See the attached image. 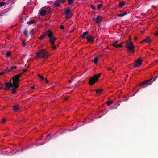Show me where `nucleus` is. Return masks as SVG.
<instances>
[{
	"mask_svg": "<svg viewBox=\"0 0 158 158\" xmlns=\"http://www.w3.org/2000/svg\"><path fill=\"white\" fill-rule=\"evenodd\" d=\"M16 68L17 67L16 66H13L10 69V70H9V71H11L12 70H13L14 69H16Z\"/></svg>",
	"mask_w": 158,
	"mask_h": 158,
	"instance_id": "29",
	"label": "nucleus"
},
{
	"mask_svg": "<svg viewBox=\"0 0 158 158\" xmlns=\"http://www.w3.org/2000/svg\"><path fill=\"white\" fill-rule=\"evenodd\" d=\"M47 35L48 38L50 40V42L52 45L51 47L54 49L55 50L56 48L54 44L55 43V42L57 40V38L54 36L53 35L52 32L51 31L50 29H48L45 34H44L43 35H42L43 38H44L46 35Z\"/></svg>",
	"mask_w": 158,
	"mask_h": 158,
	"instance_id": "2",
	"label": "nucleus"
},
{
	"mask_svg": "<svg viewBox=\"0 0 158 158\" xmlns=\"http://www.w3.org/2000/svg\"><path fill=\"white\" fill-rule=\"evenodd\" d=\"M44 39V38H43V37L42 36V35H41V37H40L39 38V39L40 40H43V39Z\"/></svg>",
	"mask_w": 158,
	"mask_h": 158,
	"instance_id": "37",
	"label": "nucleus"
},
{
	"mask_svg": "<svg viewBox=\"0 0 158 158\" xmlns=\"http://www.w3.org/2000/svg\"><path fill=\"white\" fill-rule=\"evenodd\" d=\"M60 28L61 29H64V25H60Z\"/></svg>",
	"mask_w": 158,
	"mask_h": 158,
	"instance_id": "32",
	"label": "nucleus"
},
{
	"mask_svg": "<svg viewBox=\"0 0 158 158\" xmlns=\"http://www.w3.org/2000/svg\"><path fill=\"white\" fill-rule=\"evenodd\" d=\"M158 61V60H156V62H157V61Z\"/></svg>",
	"mask_w": 158,
	"mask_h": 158,
	"instance_id": "51",
	"label": "nucleus"
},
{
	"mask_svg": "<svg viewBox=\"0 0 158 158\" xmlns=\"http://www.w3.org/2000/svg\"><path fill=\"white\" fill-rule=\"evenodd\" d=\"M36 22L35 20H30L29 21L27 22V23L28 25H31L33 24H35V25Z\"/></svg>",
	"mask_w": 158,
	"mask_h": 158,
	"instance_id": "17",
	"label": "nucleus"
},
{
	"mask_svg": "<svg viewBox=\"0 0 158 158\" xmlns=\"http://www.w3.org/2000/svg\"><path fill=\"white\" fill-rule=\"evenodd\" d=\"M94 37L90 35H88L86 37L87 41L91 44H92L94 42Z\"/></svg>",
	"mask_w": 158,
	"mask_h": 158,
	"instance_id": "9",
	"label": "nucleus"
},
{
	"mask_svg": "<svg viewBox=\"0 0 158 158\" xmlns=\"http://www.w3.org/2000/svg\"><path fill=\"white\" fill-rule=\"evenodd\" d=\"M3 73H0V76H1V75H2V74H3Z\"/></svg>",
	"mask_w": 158,
	"mask_h": 158,
	"instance_id": "46",
	"label": "nucleus"
},
{
	"mask_svg": "<svg viewBox=\"0 0 158 158\" xmlns=\"http://www.w3.org/2000/svg\"><path fill=\"white\" fill-rule=\"evenodd\" d=\"M65 18L67 19L70 18L72 16V15L70 9H67L64 12Z\"/></svg>",
	"mask_w": 158,
	"mask_h": 158,
	"instance_id": "6",
	"label": "nucleus"
},
{
	"mask_svg": "<svg viewBox=\"0 0 158 158\" xmlns=\"http://www.w3.org/2000/svg\"><path fill=\"white\" fill-rule=\"evenodd\" d=\"M68 2V4L69 5H72L74 2V0H67Z\"/></svg>",
	"mask_w": 158,
	"mask_h": 158,
	"instance_id": "25",
	"label": "nucleus"
},
{
	"mask_svg": "<svg viewBox=\"0 0 158 158\" xmlns=\"http://www.w3.org/2000/svg\"><path fill=\"white\" fill-rule=\"evenodd\" d=\"M88 32L87 31L84 32L83 34L81 35V37L82 39H85L86 36L88 35Z\"/></svg>",
	"mask_w": 158,
	"mask_h": 158,
	"instance_id": "13",
	"label": "nucleus"
},
{
	"mask_svg": "<svg viewBox=\"0 0 158 158\" xmlns=\"http://www.w3.org/2000/svg\"><path fill=\"white\" fill-rule=\"evenodd\" d=\"M66 0H58L59 2H62V3H64L65 2V1Z\"/></svg>",
	"mask_w": 158,
	"mask_h": 158,
	"instance_id": "33",
	"label": "nucleus"
},
{
	"mask_svg": "<svg viewBox=\"0 0 158 158\" xmlns=\"http://www.w3.org/2000/svg\"><path fill=\"white\" fill-rule=\"evenodd\" d=\"M153 82V81L152 82H151V83H150L149 84H148V85H151V83H152V82Z\"/></svg>",
	"mask_w": 158,
	"mask_h": 158,
	"instance_id": "48",
	"label": "nucleus"
},
{
	"mask_svg": "<svg viewBox=\"0 0 158 158\" xmlns=\"http://www.w3.org/2000/svg\"><path fill=\"white\" fill-rule=\"evenodd\" d=\"M50 138H48L47 139H48V140H49L50 139Z\"/></svg>",
	"mask_w": 158,
	"mask_h": 158,
	"instance_id": "50",
	"label": "nucleus"
},
{
	"mask_svg": "<svg viewBox=\"0 0 158 158\" xmlns=\"http://www.w3.org/2000/svg\"><path fill=\"white\" fill-rule=\"evenodd\" d=\"M11 55V52H8L6 54V56L7 57H10Z\"/></svg>",
	"mask_w": 158,
	"mask_h": 158,
	"instance_id": "27",
	"label": "nucleus"
},
{
	"mask_svg": "<svg viewBox=\"0 0 158 158\" xmlns=\"http://www.w3.org/2000/svg\"><path fill=\"white\" fill-rule=\"evenodd\" d=\"M31 89H33L35 88V86H31Z\"/></svg>",
	"mask_w": 158,
	"mask_h": 158,
	"instance_id": "42",
	"label": "nucleus"
},
{
	"mask_svg": "<svg viewBox=\"0 0 158 158\" xmlns=\"http://www.w3.org/2000/svg\"><path fill=\"white\" fill-rule=\"evenodd\" d=\"M51 135V134H49L47 136V138H48L49 136H50Z\"/></svg>",
	"mask_w": 158,
	"mask_h": 158,
	"instance_id": "41",
	"label": "nucleus"
},
{
	"mask_svg": "<svg viewBox=\"0 0 158 158\" xmlns=\"http://www.w3.org/2000/svg\"><path fill=\"white\" fill-rule=\"evenodd\" d=\"M13 87V88L11 90V92L12 94H15L16 93V90L15 89L17 88H16L15 87Z\"/></svg>",
	"mask_w": 158,
	"mask_h": 158,
	"instance_id": "21",
	"label": "nucleus"
},
{
	"mask_svg": "<svg viewBox=\"0 0 158 158\" xmlns=\"http://www.w3.org/2000/svg\"><path fill=\"white\" fill-rule=\"evenodd\" d=\"M19 105H16L14 106L13 110L15 111H17L18 110H19Z\"/></svg>",
	"mask_w": 158,
	"mask_h": 158,
	"instance_id": "19",
	"label": "nucleus"
},
{
	"mask_svg": "<svg viewBox=\"0 0 158 158\" xmlns=\"http://www.w3.org/2000/svg\"><path fill=\"white\" fill-rule=\"evenodd\" d=\"M45 80V82H46L47 83H48V81L47 80L46 78L44 79Z\"/></svg>",
	"mask_w": 158,
	"mask_h": 158,
	"instance_id": "38",
	"label": "nucleus"
},
{
	"mask_svg": "<svg viewBox=\"0 0 158 158\" xmlns=\"http://www.w3.org/2000/svg\"><path fill=\"white\" fill-rule=\"evenodd\" d=\"M102 18L99 15H98L95 18H93L92 19V20L96 22V23H100L102 22Z\"/></svg>",
	"mask_w": 158,
	"mask_h": 158,
	"instance_id": "8",
	"label": "nucleus"
},
{
	"mask_svg": "<svg viewBox=\"0 0 158 158\" xmlns=\"http://www.w3.org/2000/svg\"><path fill=\"white\" fill-rule=\"evenodd\" d=\"M103 4L102 3H100L97 4V10H98L102 6Z\"/></svg>",
	"mask_w": 158,
	"mask_h": 158,
	"instance_id": "23",
	"label": "nucleus"
},
{
	"mask_svg": "<svg viewBox=\"0 0 158 158\" xmlns=\"http://www.w3.org/2000/svg\"><path fill=\"white\" fill-rule=\"evenodd\" d=\"M125 3L124 2H120L119 4V6L120 7H122L123 6H124Z\"/></svg>",
	"mask_w": 158,
	"mask_h": 158,
	"instance_id": "22",
	"label": "nucleus"
},
{
	"mask_svg": "<svg viewBox=\"0 0 158 158\" xmlns=\"http://www.w3.org/2000/svg\"><path fill=\"white\" fill-rule=\"evenodd\" d=\"M90 7L94 10H97V8L95 7V6L93 5H91Z\"/></svg>",
	"mask_w": 158,
	"mask_h": 158,
	"instance_id": "28",
	"label": "nucleus"
},
{
	"mask_svg": "<svg viewBox=\"0 0 158 158\" xmlns=\"http://www.w3.org/2000/svg\"><path fill=\"white\" fill-rule=\"evenodd\" d=\"M10 70V69H8V67H7L6 68V69L4 70L5 71H7V72H10V71H9Z\"/></svg>",
	"mask_w": 158,
	"mask_h": 158,
	"instance_id": "36",
	"label": "nucleus"
},
{
	"mask_svg": "<svg viewBox=\"0 0 158 158\" xmlns=\"http://www.w3.org/2000/svg\"><path fill=\"white\" fill-rule=\"evenodd\" d=\"M153 78V77H152L149 80H147L144 81L143 82H142L141 83H140L139 84V86H142V85H144L147 84V83L149 82H150L151 80H152Z\"/></svg>",
	"mask_w": 158,
	"mask_h": 158,
	"instance_id": "10",
	"label": "nucleus"
},
{
	"mask_svg": "<svg viewBox=\"0 0 158 158\" xmlns=\"http://www.w3.org/2000/svg\"><path fill=\"white\" fill-rule=\"evenodd\" d=\"M69 82H71V80H69Z\"/></svg>",
	"mask_w": 158,
	"mask_h": 158,
	"instance_id": "49",
	"label": "nucleus"
},
{
	"mask_svg": "<svg viewBox=\"0 0 158 158\" xmlns=\"http://www.w3.org/2000/svg\"><path fill=\"white\" fill-rule=\"evenodd\" d=\"M141 58H138L134 62V67L136 68L140 66L142 63V61L141 60Z\"/></svg>",
	"mask_w": 158,
	"mask_h": 158,
	"instance_id": "7",
	"label": "nucleus"
},
{
	"mask_svg": "<svg viewBox=\"0 0 158 158\" xmlns=\"http://www.w3.org/2000/svg\"><path fill=\"white\" fill-rule=\"evenodd\" d=\"M60 2H59L58 0L56 1L55 3L53 4V7L56 8L59 7L60 5Z\"/></svg>",
	"mask_w": 158,
	"mask_h": 158,
	"instance_id": "11",
	"label": "nucleus"
},
{
	"mask_svg": "<svg viewBox=\"0 0 158 158\" xmlns=\"http://www.w3.org/2000/svg\"><path fill=\"white\" fill-rule=\"evenodd\" d=\"M98 60L97 57H95L94 60V64H96L98 62Z\"/></svg>",
	"mask_w": 158,
	"mask_h": 158,
	"instance_id": "24",
	"label": "nucleus"
},
{
	"mask_svg": "<svg viewBox=\"0 0 158 158\" xmlns=\"http://www.w3.org/2000/svg\"><path fill=\"white\" fill-rule=\"evenodd\" d=\"M36 54L38 58L40 57L43 58H48L49 56L48 52L44 49L40 50L38 52L36 53Z\"/></svg>",
	"mask_w": 158,
	"mask_h": 158,
	"instance_id": "3",
	"label": "nucleus"
},
{
	"mask_svg": "<svg viewBox=\"0 0 158 158\" xmlns=\"http://www.w3.org/2000/svg\"><path fill=\"white\" fill-rule=\"evenodd\" d=\"M40 15L44 16L46 14V11L44 9L41 10V11H40Z\"/></svg>",
	"mask_w": 158,
	"mask_h": 158,
	"instance_id": "12",
	"label": "nucleus"
},
{
	"mask_svg": "<svg viewBox=\"0 0 158 158\" xmlns=\"http://www.w3.org/2000/svg\"><path fill=\"white\" fill-rule=\"evenodd\" d=\"M100 77V75L99 74L94 75L93 77H91L89 81V84L90 85H92L95 84Z\"/></svg>",
	"mask_w": 158,
	"mask_h": 158,
	"instance_id": "5",
	"label": "nucleus"
},
{
	"mask_svg": "<svg viewBox=\"0 0 158 158\" xmlns=\"http://www.w3.org/2000/svg\"><path fill=\"white\" fill-rule=\"evenodd\" d=\"M4 14L3 13H0V16H2V15Z\"/></svg>",
	"mask_w": 158,
	"mask_h": 158,
	"instance_id": "43",
	"label": "nucleus"
},
{
	"mask_svg": "<svg viewBox=\"0 0 158 158\" xmlns=\"http://www.w3.org/2000/svg\"><path fill=\"white\" fill-rule=\"evenodd\" d=\"M5 4V3L2 2H0V7H2Z\"/></svg>",
	"mask_w": 158,
	"mask_h": 158,
	"instance_id": "31",
	"label": "nucleus"
},
{
	"mask_svg": "<svg viewBox=\"0 0 158 158\" xmlns=\"http://www.w3.org/2000/svg\"><path fill=\"white\" fill-rule=\"evenodd\" d=\"M6 119H4V118L2 119V123H4L5 122H6Z\"/></svg>",
	"mask_w": 158,
	"mask_h": 158,
	"instance_id": "35",
	"label": "nucleus"
},
{
	"mask_svg": "<svg viewBox=\"0 0 158 158\" xmlns=\"http://www.w3.org/2000/svg\"><path fill=\"white\" fill-rule=\"evenodd\" d=\"M103 89H98L94 90L96 93L97 94H100L102 93Z\"/></svg>",
	"mask_w": 158,
	"mask_h": 158,
	"instance_id": "15",
	"label": "nucleus"
},
{
	"mask_svg": "<svg viewBox=\"0 0 158 158\" xmlns=\"http://www.w3.org/2000/svg\"><path fill=\"white\" fill-rule=\"evenodd\" d=\"M118 40H117V41H114V44H117L118 43Z\"/></svg>",
	"mask_w": 158,
	"mask_h": 158,
	"instance_id": "39",
	"label": "nucleus"
},
{
	"mask_svg": "<svg viewBox=\"0 0 158 158\" xmlns=\"http://www.w3.org/2000/svg\"><path fill=\"white\" fill-rule=\"evenodd\" d=\"M155 35H158V32H156L154 34Z\"/></svg>",
	"mask_w": 158,
	"mask_h": 158,
	"instance_id": "40",
	"label": "nucleus"
},
{
	"mask_svg": "<svg viewBox=\"0 0 158 158\" xmlns=\"http://www.w3.org/2000/svg\"><path fill=\"white\" fill-rule=\"evenodd\" d=\"M23 33L24 35L26 37H28V36L27 33V29H26L24 31Z\"/></svg>",
	"mask_w": 158,
	"mask_h": 158,
	"instance_id": "20",
	"label": "nucleus"
},
{
	"mask_svg": "<svg viewBox=\"0 0 158 158\" xmlns=\"http://www.w3.org/2000/svg\"><path fill=\"white\" fill-rule=\"evenodd\" d=\"M22 45L23 46H25L26 45V42L24 41L22 42Z\"/></svg>",
	"mask_w": 158,
	"mask_h": 158,
	"instance_id": "34",
	"label": "nucleus"
},
{
	"mask_svg": "<svg viewBox=\"0 0 158 158\" xmlns=\"http://www.w3.org/2000/svg\"><path fill=\"white\" fill-rule=\"evenodd\" d=\"M113 45L114 47H115L116 48H118L119 47H122V44L121 43L119 44H113Z\"/></svg>",
	"mask_w": 158,
	"mask_h": 158,
	"instance_id": "18",
	"label": "nucleus"
},
{
	"mask_svg": "<svg viewBox=\"0 0 158 158\" xmlns=\"http://www.w3.org/2000/svg\"><path fill=\"white\" fill-rule=\"evenodd\" d=\"M127 14V13L126 12H125L123 13L118 14L117 15V16L123 17L126 15Z\"/></svg>",
	"mask_w": 158,
	"mask_h": 158,
	"instance_id": "16",
	"label": "nucleus"
},
{
	"mask_svg": "<svg viewBox=\"0 0 158 158\" xmlns=\"http://www.w3.org/2000/svg\"><path fill=\"white\" fill-rule=\"evenodd\" d=\"M22 73L15 75L11 78L9 82L5 83V88L3 89L6 90H10V88L15 87L18 88L19 86V82L20 81L19 77H21Z\"/></svg>",
	"mask_w": 158,
	"mask_h": 158,
	"instance_id": "1",
	"label": "nucleus"
},
{
	"mask_svg": "<svg viewBox=\"0 0 158 158\" xmlns=\"http://www.w3.org/2000/svg\"><path fill=\"white\" fill-rule=\"evenodd\" d=\"M26 71V70H23V72L21 73H22V74H23V73L24 72H25Z\"/></svg>",
	"mask_w": 158,
	"mask_h": 158,
	"instance_id": "47",
	"label": "nucleus"
},
{
	"mask_svg": "<svg viewBox=\"0 0 158 158\" xmlns=\"http://www.w3.org/2000/svg\"><path fill=\"white\" fill-rule=\"evenodd\" d=\"M152 40L150 39V38L148 37H146L145 39H144L141 43H142L143 42H145L148 43H150Z\"/></svg>",
	"mask_w": 158,
	"mask_h": 158,
	"instance_id": "14",
	"label": "nucleus"
},
{
	"mask_svg": "<svg viewBox=\"0 0 158 158\" xmlns=\"http://www.w3.org/2000/svg\"><path fill=\"white\" fill-rule=\"evenodd\" d=\"M137 37H135V41H136V40H137Z\"/></svg>",
	"mask_w": 158,
	"mask_h": 158,
	"instance_id": "44",
	"label": "nucleus"
},
{
	"mask_svg": "<svg viewBox=\"0 0 158 158\" xmlns=\"http://www.w3.org/2000/svg\"><path fill=\"white\" fill-rule=\"evenodd\" d=\"M107 104L108 106H110L112 103V102L111 101H108L107 102Z\"/></svg>",
	"mask_w": 158,
	"mask_h": 158,
	"instance_id": "30",
	"label": "nucleus"
},
{
	"mask_svg": "<svg viewBox=\"0 0 158 158\" xmlns=\"http://www.w3.org/2000/svg\"><path fill=\"white\" fill-rule=\"evenodd\" d=\"M37 76L40 78L42 80H44V77L43 76L41 75L40 74H38Z\"/></svg>",
	"mask_w": 158,
	"mask_h": 158,
	"instance_id": "26",
	"label": "nucleus"
},
{
	"mask_svg": "<svg viewBox=\"0 0 158 158\" xmlns=\"http://www.w3.org/2000/svg\"><path fill=\"white\" fill-rule=\"evenodd\" d=\"M107 69L109 70H111V68H108Z\"/></svg>",
	"mask_w": 158,
	"mask_h": 158,
	"instance_id": "45",
	"label": "nucleus"
},
{
	"mask_svg": "<svg viewBox=\"0 0 158 158\" xmlns=\"http://www.w3.org/2000/svg\"><path fill=\"white\" fill-rule=\"evenodd\" d=\"M126 47L127 49V52L129 53H134L135 51V46L131 41H128L126 44Z\"/></svg>",
	"mask_w": 158,
	"mask_h": 158,
	"instance_id": "4",
	"label": "nucleus"
}]
</instances>
